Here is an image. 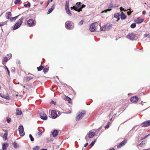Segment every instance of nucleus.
<instances>
[{
	"label": "nucleus",
	"mask_w": 150,
	"mask_h": 150,
	"mask_svg": "<svg viewBox=\"0 0 150 150\" xmlns=\"http://www.w3.org/2000/svg\"><path fill=\"white\" fill-rule=\"evenodd\" d=\"M77 7L74 6L71 7V9H74L76 11H78L79 12L81 11V9L85 7L86 6L84 5H81L80 2L77 3L76 4Z\"/></svg>",
	"instance_id": "nucleus-1"
},
{
	"label": "nucleus",
	"mask_w": 150,
	"mask_h": 150,
	"mask_svg": "<svg viewBox=\"0 0 150 150\" xmlns=\"http://www.w3.org/2000/svg\"><path fill=\"white\" fill-rule=\"evenodd\" d=\"M86 114V112L85 110L79 111L77 114L76 116V120H79L84 116Z\"/></svg>",
	"instance_id": "nucleus-2"
},
{
	"label": "nucleus",
	"mask_w": 150,
	"mask_h": 150,
	"mask_svg": "<svg viewBox=\"0 0 150 150\" xmlns=\"http://www.w3.org/2000/svg\"><path fill=\"white\" fill-rule=\"evenodd\" d=\"M98 26L97 22L92 23L90 25L89 29L91 31L93 32L95 31L96 29V27Z\"/></svg>",
	"instance_id": "nucleus-3"
},
{
	"label": "nucleus",
	"mask_w": 150,
	"mask_h": 150,
	"mask_svg": "<svg viewBox=\"0 0 150 150\" xmlns=\"http://www.w3.org/2000/svg\"><path fill=\"white\" fill-rule=\"evenodd\" d=\"M111 28V25L109 23H108L102 26L100 28L101 31H104L106 30H108Z\"/></svg>",
	"instance_id": "nucleus-4"
},
{
	"label": "nucleus",
	"mask_w": 150,
	"mask_h": 150,
	"mask_svg": "<svg viewBox=\"0 0 150 150\" xmlns=\"http://www.w3.org/2000/svg\"><path fill=\"white\" fill-rule=\"evenodd\" d=\"M23 20V18H21V19H19L18 21L17 22V23L14 25L13 28V30H15L18 28H19L22 22V20Z\"/></svg>",
	"instance_id": "nucleus-5"
},
{
	"label": "nucleus",
	"mask_w": 150,
	"mask_h": 150,
	"mask_svg": "<svg viewBox=\"0 0 150 150\" xmlns=\"http://www.w3.org/2000/svg\"><path fill=\"white\" fill-rule=\"evenodd\" d=\"M95 134L94 132H92L90 131L86 136L85 139L87 141L88 138L89 139L92 138Z\"/></svg>",
	"instance_id": "nucleus-6"
},
{
	"label": "nucleus",
	"mask_w": 150,
	"mask_h": 150,
	"mask_svg": "<svg viewBox=\"0 0 150 150\" xmlns=\"http://www.w3.org/2000/svg\"><path fill=\"white\" fill-rule=\"evenodd\" d=\"M18 130L21 136H23L24 135L25 133L23 132V127L22 125H21L19 127Z\"/></svg>",
	"instance_id": "nucleus-7"
},
{
	"label": "nucleus",
	"mask_w": 150,
	"mask_h": 150,
	"mask_svg": "<svg viewBox=\"0 0 150 150\" xmlns=\"http://www.w3.org/2000/svg\"><path fill=\"white\" fill-rule=\"evenodd\" d=\"M39 114L41 119L44 120H46L47 119V117L46 115L44 112H41L40 113H39Z\"/></svg>",
	"instance_id": "nucleus-8"
},
{
	"label": "nucleus",
	"mask_w": 150,
	"mask_h": 150,
	"mask_svg": "<svg viewBox=\"0 0 150 150\" xmlns=\"http://www.w3.org/2000/svg\"><path fill=\"white\" fill-rule=\"evenodd\" d=\"M72 22L71 21H67L65 23V26L67 29L70 28L72 25Z\"/></svg>",
	"instance_id": "nucleus-9"
},
{
	"label": "nucleus",
	"mask_w": 150,
	"mask_h": 150,
	"mask_svg": "<svg viewBox=\"0 0 150 150\" xmlns=\"http://www.w3.org/2000/svg\"><path fill=\"white\" fill-rule=\"evenodd\" d=\"M127 38L131 40H133L135 38V35L133 33H129L127 35Z\"/></svg>",
	"instance_id": "nucleus-10"
},
{
	"label": "nucleus",
	"mask_w": 150,
	"mask_h": 150,
	"mask_svg": "<svg viewBox=\"0 0 150 150\" xmlns=\"http://www.w3.org/2000/svg\"><path fill=\"white\" fill-rule=\"evenodd\" d=\"M131 101L133 103H136L138 100V98L136 96H134L131 98Z\"/></svg>",
	"instance_id": "nucleus-11"
},
{
	"label": "nucleus",
	"mask_w": 150,
	"mask_h": 150,
	"mask_svg": "<svg viewBox=\"0 0 150 150\" xmlns=\"http://www.w3.org/2000/svg\"><path fill=\"white\" fill-rule=\"evenodd\" d=\"M51 117L52 118H56L57 116L56 112L55 110H52L51 112Z\"/></svg>",
	"instance_id": "nucleus-12"
},
{
	"label": "nucleus",
	"mask_w": 150,
	"mask_h": 150,
	"mask_svg": "<svg viewBox=\"0 0 150 150\" xmlns=\"http://www.w3.org/2000/svg\"><path fill=\"white\" fill-rule=\"evenodd\" d=\"M127 141V140L126 139L124 140L117 146V148H119L124 146L126 143Z\"/></svg>",
	"instance_id": "nucleus-13"
},
{
	"label": "nucleus",
	"mask_w": 150,
	"mask_h": 150,
	"mask_svg": "<svg viewBox=\"0 0 150 150\" xmlns=\"http://www.w3.org/2000/svg\"><path fill=\"white\" fill-rule=\"evenodd\" d=\"M142 125L143 127H145L149 126L150 125V120H148V121H145L143 122Z\"/></svg>",
	"instance_id": "nucleus-14"
},
{
	"label": "nucleus",
	"mask_w": 150,
	"mask_h": 150,
	"mask_svg": "<svg viewBox=\"0 0 150 150\" xmlns=\"http://www.w3.org/2000/svg\"><path fill=\"white\" fill-rule=\"evenodd\" d=\"M144 20L143 19H141L139 18H137L135 19L134 21L137 23H142Z\"/></svg>",
	"instance_id": "nucleus-15"
},
{
	"label": "nucleus",
	"mask_w": 150,
	"mask_h": 150,
	"mask_svg": "<svg viewBox=\"0 0 150 150\" xmlns=\"http://www.w3.org/2000/svg\"><path fill=\"white\" fill-rule=\"evenodd\" d=\"M27 23L30 26H33L35 25V23L34 22V21L33 19H29L27 21Z\"/></svg>",
	"instance_id": "nucleus-16"
},
{
	"label": "nucleus",
	"mask_w": 150,
	"mask_h": 150,
	"mask_svg": "<svg viewBox=\"0 0 150 150\" xmlns=\"http://www.w3.org/2000/svg\"><path fill=\"white\" fill-rule=\"evenodd\" d=\"M0 96H1L2 98H5L6 99H9L8 95V94H7L6 95H4V94L0 93Z\"/></svg>",
	"instance_id": "nucleus-17"
},
{
	"label": "nucleus",
	"mask_w": 150,
	"mask_h": 150,
	"mask_svg": "<svg viewBox=\"0 0 150 150\" xmlns=\"http://www.w3.org/2000/svg\"><path fill=\"white\" fill-rule=\"evenodd\" d=\"M16 114L18 115H21L22 114V112L21 109L19 108H17L16 109Z\"/></svg>",
	"instance_id": "nucleus-18"
},
{
	"label": "nucleus",
	"mask_w": 150,
	"mask_h": 150,
	"mask_svg": "<svg viewBox=\"0 0 150 150\" xmlns=\"http://www.w3.org/2000/svg\"><path fill=\"white\" fill-rule=\"evenodd\" d=\"M3 150H6L8 146V144L7 143L3 144L2 145Z\"/></svg>",
	"instance_id": "nucleus-19"
},
{
	"label": "nucleus",
	"mask_w": 150,
	"mask_h": 150,
	"mask_svg": "<svg viewBox=\"0 0 150 150\" xmlns=\"http://www.w3.org/2000/svg\"><path fill=\"white\" fill-rule=\"evenodd\" d=\"M120 18L122 20L125 19L126 16L123 12H122L120 15Z\"/></svg>",
	"instance_id": "nucleus-20"
},
{
	"label": "nucleus",
	"mask_w": 150,
	"mask_h": 150,
	"mask_svg": "<svg viewBox=\"0 0 150 150\" xmlns=\"http://www.w3.org/2000/svg\"><path fill=\"white\" fill-rule=\"evenodd\" d=\"M66 12L67 14L69 16H71V12L69 10V8H65Z\"/></svg>",
	"instance_id": "nucleus-21"
},
{
	"label": "nucleus",
	"mask_w": 150,
	"mask_h": 150,
	"mask_svg": "<svg viewBox=\"0 0 150 150\" xmlns=\"http://www.w3.org/2000/svg\"><path fill=\"white\" fill-rule=\"evenodd\" d=\"M19 16L18 15L16 17H11L10 18V20L11 21H14L16 20V19Z\"/></svg>",
	"instance_id": "nucleus-22"
},
{
	"label": "nucleus",
	"mask_w": 150,
	"mask_h": 150,
	"mask_svg": "<svg viewBox=\"0 0 150 150\" xmlns=\"http://www.w3.org/2000/svg\"><path fill=\"white\" fill-rule=\"evenodd\" d=\"M6 14H8V16H6V18L7 19H10V18H11L10 17L11 16V13L10 12H7L6 13Z\"/></svg>",
	"instance_id": "nucleus-23"
},
{
	"label": "nucleus",
	"mask_w": 150,
	"mask_h": 150,
	"mask_svg": "<svg viewBox=\"0 0 150 150\" xmlns=\"http://www.w3.org/2000/svg\"><path fill=\"white\" fill-rule=\"evenodd\" d=\"M8 57H5L4 58L3 61H2V63L4 65L6 64L8 61Z\"/></svg>",
	"instance_id": "nucleus-24"
},
{
	"label": "nucleus",
	"mask_w": 150,
	"mask_h": 150,
	"mask_svg": "<svg viewBox=\"0 0 150 150\" xmlns=\"http://www.w3.org/2000/svg\"><path fill=\"white\" fill-rule=\"evenodd\" d=\"M52 135L54 137L57 136V131L54 130L52 133Z\"/></svg>",
	"instance_id": "nucleus-25"
},
{
	"label": "nucleus",
	"mask_w": 150,
	"mask_h": 150,
	"mask_svg": "<svg viewBox=\"0 0 150 150\" xmlns=\"http://www.w3.org/2000/svg\"><path fill=\"white\" fill-rule=\"evenodd\" d=\"M14 3L16 4H20L22 3V2L21 1V0H16Z\"/></svg>",
	"instance_id": "nucleus-26"
},
{
	"label": "nucleus",
	"mask_w": 150,
	"mask_h": 150,
	"mask_svg": "<svg viewBox=\"0 0 150 150\" xmlns=\"http://www.w3.org/2000/svg\"><path fill=\"white\" fill-rule=\"evenodd\" d=\"M69 0H66L65 8H69Z\"/></svg>",
	"instance_id": "nucleus-27"
},
{
	"label": "nucleus",
	"mask_w": 150,
	"mask_h": 150,
	"mask_svg": "<svg viewBox=\"0 0 150 150\" xmlns=\"http://www.w3.org/2000/svg\"><path fill=\"white\" fill-rule=\"evenodd\" d=\"M120 16V13H116L114 14V17L115 18H118Z\"/></svg>",
	"instance_id": "nucleus-28"
},
{
	"label": "nucleus",
	"mask_w": 150,
	"mask_h": 150,
	"mask_svg": "<svg viewBox=\"0 0 150 150\" xmlns=\"http://www.w3.org/2000/svg\"><path fill=\"white\" fill-rule=\"evenodd\" d=\"M112 10V9L111 8H109V9H108L107 10H105L104 11H102L101 12V13H107L108 11H110L111 10Z\"/></svg>",
	"instance_id": "nucleus-29"
},
{
	"label": "nucleus",
	"mask_w": 150,
	"mask_h": 150,
	"mask_svg": "<svg viewBox=\"0 0 150 150\" xmlns=\"http://www.w3.org/2000/svg\"><path fill=\"white\" fill-rule=\"evenodd\" d=\"M64 98L65 100H68L69 101V102H70L69 101L71 100V99L69 97L65 96Z\"/></svg>",
	"instance_id": "nucleus-30"
},
{
	"label": "nucleus",
	"mask_w": 150,
	"mask_h": 150,
	"mask_svg": "<svg viewBox=\"0 0 150 150\" xmlns=\"http://www.w3.org/2000/svg\"><path fill=\"white\" fill-rule=\"evenodd\" d=\"M52 11H53V10H52V8H49V9L48 11L47 12V14H49L50 13H51L52 12Z\"/></svg>",
	"instance_id": "nucleus-31"
},
{
	"label": "nucleus",
	"mask_w": 150,
	"mask_h": 150,
	"mask_svg": "<svg viewBox=\"0 0 150 150\" xmlns=\"http://www.w3.org/2000/svg\"><path fill=\"white\" fill-rule=\"evenodd\" d=\"M29 137L30 139V140L31 141H33L34 140V138L33 137L31 134H30L29 135Z\"/></svg>",
	"instance_id": "nucleus-32"
},
{
	"label": "nucleus",
	"mask_w": 150,
	"mask_h": 150,
	"mask_svg": "<svg viewBox=\"0 0 150 150\" xmlns=\"http://www.w3.org/2000/svg\"><path fill=\"white\" fill-rule=\"evenodd\" d=\"M136 26V24L135 23L132 24L130 25V27L132 28H134Z\"/></svg>",
	"instance_id": "nucleus-33"
},
{
	"label": "nucleus",
	"mask_w": 150,
	"mask_h": 150,
	"mask_svg": "<svg viewBox=\"0 0 150 150\" xmlns=\"http://www.w3.org/2000/svg\"><path fill=\"white\" fill-rule=\"evenodd\" d=\"M40 148L39 146H36L35 147L33 148V150H38Z\"/></svg>",
	"instance_id": "nucleus-34"
},
{
	"label": "nucleus",
	"mask_w": 150,
	"mask_h": 150,
	"mask_svg": "<svg viewBox=\"0 0 150 150\" xmlns=\"http://www.w3.org/2000/svg\"><path fill=\"white\" fill-rule=\"evenodd\" d=\"M43 68V67L42 66H40L39 67L37 68L38 70L39 71L42 70Z\"/></svg>",
	"instance_id": "nucleus-35"
},
{
	"label": "nucleus",
	"mask_w": 150,
	"mask_h": 150,
	"mask_svg": "<svg viewBox=\"0 0 150 150\" xmlns=\"http://www.w3.org/2000/svg\"><path fill=\"white\" fill-rule=\"evenodd\" d=\"M24 6L25 7H27V6L30 7V2H28L27 4H25L24 5Z\"/></svg>",
	"instance_id": "nucleus-36"
},
{
	"label": "nucleus",
	"mask_w": 150,
	"mask_h": 150,
	"mask_svg": "<svg viewBox=\"0 0 150 150\" xmlns=\"http://www.w3.org/2000/svg\"><path fill=\"white\" fill-rule=\"evenodd\" d=\"M48 69L47 68H45L43 70V72L45 73L48 71Z\"/></svg>",
	"instance_id": "nucleus-37"
},
{
	"label": "nucleus",
	"mask_w": 150,
	"mask_h": 150,
	"mask_svg": "<svg viewBox=\"0 0 150 150\" xmlns=\"http://www.w3.org/2000/svg\"><path fill=\"white\" fill-rule=\"evenodd\" d=\"M96 142V140H95L94 141L92 142L90 145H91V146H92L94 145Z\"/></svg>",
	"instance_id": "nucleus-38"
},
{
	"label": "nucleus",
	"mask_w": 150,
	"mask_h": 150,
	"mask_svg": "<svg viewBox=\"0 0 150 150\" xmlns=\"http://www.w3.org/2000/svg\"><path fill=\"white\" fill-rule=\"evenodd\" d=\"M12 54H8L7 57H8V59H10V58L12 57Z\"/></svg>",
	"instance_id": "nucleus-39"
},
{
	"label": "nucleus",
	"mask_w": 150,
	"mask_h": 150,
	"mask_svg": "<svg viewBox=\"0 0 150 150\" xmlns=\"http://www.w3.org/2000/svg\"><path fill=\"white\" fill-rule=\"evenodd\" d=\"M83 23V20H81L79 23V25H81Z\"/></svg>",
	"instance_id": "nucleus-40"
},
{
	"label": "nucleus",
	"mask_w": 150,
	"mask_h": 150,
	"mask_svg": "<svg viewBox=\"0 0 150 150\" xmlns=\"http://www.w3.org/2000/svg\"><path fill=\"white\" fill-rule=\"evenodd\" d=\"M7 136V134L6 132H5L3 136V137L6 139Z\"/></svg>",
	"instance_id": "nucleus-41"
},
{
	"label": "nucleus",
	"mask_w": 150,
	"mask_h": 150,
	"mask_svg": "<svg viewBox=\"0 0 150 150\" xmlns=\"http://www.w3.org/2000/svg\"><path fill=\"white\" fill-rule=\"evenodd\" d=\"M11 119L10 118H7V121L9 123L11 121Z\"/></svg>",
	"instance_id": "nucleus-42"
},
{
	"label": "nucleus",
	"mask_w": 150,
	"mask_h": 150,
	"mask_svg": "<svg viewBox=\"0 0 150 150\" xmlns=\"http://www.w3.org/2000/svg\"><path fill=\"white\" fill-rule=\"evenodd\" d=\"M13 145L14 148H16L17 147V144L16 142L13 143Z\"/></svg>",
	"instance_id": "nucleus-43"
},
{
	"label": "nucleus",
	"mask_w": 150,
	"mask_h": 150,
	"mask_svg": "<svg viewBox=\"0 0 150 150\" xmlns=\"http://www.w3.org/2000/svg\"><path fill=\"white\" fill-rule=\"evenodd\" d=\"M133 12V11H128L127 12V14L128 15H129L131 14V13Z\"/></svg>",
	"instance_id": "nucleus-44"
},
{
	"label": "nucleus",
	"mask_w": 150,
	"mask_h": 150,
	"mask_svg": "<svg viewBox=\"0 0 150 150\" xmlns=\"http://www.w3.org/2000/svg\"><path fill=\"white\" fill-rule=\"evenodd\" d=\"M5 68H6L7 71L9 75V70L8 68L7 67L5 66Z\"/></svg>",
	"instance_id": "nucleus-45"
},
{
	"label": "nucleus",
	"mask_w": 150,
	"mask_h": 150,
	"mask_svg": "<svg viewBox=\"0 0 150 150\" xmlns=\"http://www.w3.org/2000/svg\"><path fill=\"white\" fill-rule=\"evenodd\" d=\"M53 0H48L47 1V5L49 4L50 2H52Z\"/></svg>",
	"instance_id": "nucleus-46"
},
{
	"label": "nucleus",
	"mask_w": 150,
	"mask_h": 150,
	"mask_svg": "<svg viewBox=\"0 0 150 150\" xmlns=\"http://www.w3.org/2000/svg\"><path fill=\"white\" fill-rule=\"evenodd\" d=\"M55 8V5H53L51 8H52V10H53V9L54 8Z\"/></svg>",
	"instance_id": "nucleus-47"
},
{
	"label": "nucleus",
	"mask_w": 150,
	"mask_h": 150,
	"mask_svg": "<svg viewBox=\"0 0 150 150\" xmlns=\"http://www.w3.org/2000/svg\"><path fill=\"white\" fill-rule=\"evenodd\" d=\"M120 9L121 10V11L122 10H124V11H126V10H125L124 8L122 7H121L120 8Z\"/></svg>",
	"instance_id": "nucleus-48"
},
{
	"label": "nucleus",
	"mask_w": 150,
	"mask_h": 150,
	"mask_svg": "<svg viewBox=\"0 0 150 150\" xmlns=\"http://www.w3.org/2000/svg\"><path fill=\"white\" fill-rule=\"evenodd\" d=\"M20 61L18 60H17L16 61V63L18 64H19L20 63Z\"/></svg>",
	"instance_id": "nucleus-49"
},
{
	"label": "nucleus",
	"mask_w": 150,
	"mask_h": 150,
	"mask_svg": "<svg viewBox=\"0 0 150 150\" xmlns=\"http://www.w3.org/2000/svg\"><path fill=\"white\" fill-rule=\"evenodd\" d=\"M146 12L145 11H144L142 12V14L144 15L146 13Z\"/></svg>",
	"instance_id": "nucleus-50"
},
{
	"label": "nucleus",
	"mask_w": 150,
	"mask_h": 150,
	"mask_svg": "<svg viewBox=\"0 0 150 150\" xmlns=\"http://www.w3.org/2000/svg\"><path fill=\"white\" fill-rule=\"evenodd\" d=\"M88 143H86V144L84 145V146L86 147L87 146V145H88Z\"/></svg>",
	"instance_id": "nucleus-51"
},
{
	"label": "nucleus",
	"mask_w": 150,
	"mask_h": 150,
	"mask_svg": "<svg viewBox=\"0 0 150 150\" xmlns=\"http://www.w3.org/2000/svg\"><path fill=\"white\" fill-rule=\"evenodd\" d=\"M112 7V4H110V6H109V8Z\"/></svg>",
	"instance_id": "nucleus-52"
},
{
	"label": "nucleus",
	"mask_w": 150,
	"mask_h": 150,
	"mask_svg": "<svg viewBox=\"0 0 150 150\" xmlns=\"http://www.w3.org/2000/svg\"><path fill=\"white\" fill-rule=\"evenodd\" d=\"M51 103H54V105H55L56 104L55 103H54V101H51Z\"/></svg>",
	"instance_id": "nucleus-53"
},
{
	"label": "nucleus",
	"mask_w": 150,
	"mask_h": 150,
	"mask_svg": "<svg viewBox=\"0 0 150 150\" xmlns=\"http://www.w3.org/2000/svg\"><path fill=\"white\" fill-rule=\"evenodd\" d=\"M149 134H148L147 136H145V137H144V139H145V138H146L147 137H148V136H149Z\"/></svg>",
	"instance_id": "nucleus-54"
},
{
	"label": "nucleus",
	"mask_w": 150,
	"mask_h": 150,
	"mask_svg": "<svg viewBox=\"0 0 150 150\" xmlns=\"http://www.w3.org/2000/svg\"><path fill=\"white\" fill-rule=\"evenodd\" d=\"M143 144V142L141 143L140 144V146H142V144Z\"/></svg>",
	"instance_id": "nucleus-55"
},
{
	"label": "nucleus",
	"mask_w": 150,
	"mask_h": 150,
	"mask_svg": "<svg viewBox=\"0 0 150 150\" xmlns=\"http://www.w3.org/2000/svg\"><path fill=\"white\" fill-rule=\"evenodd\" d=\"M109 127V125H107V126H106L105 127L106 128H108Z\"/></svg>",
	"instance_id": "nucleus-56"
},
{
	"label": "nucleus",
	"mask_w": 150,
	"mask_h": 150,
	"mask_svg": "<svg viewBox=\"0 0 150 150\" xmlns=\"http://www.w3.org/2000/svg\"><path fill=\"white\" fill-rule=\"evenodd\" d=\"M40 150H47L46 149H41Z\"/></svg>",
	"instance_id": "nucleus-57"
},
{
	"label": "nucleus",
	"mask_w": 150,
	"mask_h": 150,
	"mask_svg": "<svg viewBox=\"0 0 150 150\" xmlns=\"http://www.w3.org/2000/svg\"><path fill=\"white\" fill-rule=\"evenodd\" d=\"M109 150H115V149L113 148L112 149H110Z\"/></svg>",
	"instance_id": "nucleus-58"
},
{
	"label": "nucleus",
	"mask_w": 150,
	"mask_h": 150,
	"mask_svg": "<svg viewBox=\"0 0 150 150\" xmlns=\"http://www.w3.org/2000/svg\"><path fill=\"white\" fill-rule=\"evenodd\" d=\"M1 25H3L4 24V23L1 24Z\"/></svg>",
	"instance_id": "nucleus-59"
},
{
	"label": "nucleus",
	"mask_w": 150,
	"mask_h": 150,
	"mask_svg": "<svg viewBox=\"0 0 150 150\" xmlns=\"http://www.w3.org/2000/svg\"><path fill=\"white\" fill-rule=\"evenodd\" d=\"M58 113L59 115H60V114L61 113H60V112H58Z\"/></svg>",
	"instance_id": "nucleus-60"
},
{
	"label": "nucleus",
	"mask_w": 150,
	"mask_h": 150,
	"mask_svg": "<svg viewBox=\"0 0 150 150\" xmlns=\"http://www.w3.org/2000/svg\"><path fill=\"white\" fill-rule=\"evenodd\" d=\"M1 26V24H0V26Z\"/></svg>",
	"instance_id": "nucleus-61"
},
{
	"label": "nucleus",
	"mask_w": 150,
	"mask_h": 150,
	"mask_svg": "<svg viewBox=\"0 0 150 150\" xmlns=\"http://www.w3.org/2000/svg\"><path fill=\"white\" fill-rule=\"evenodd\" d=\"M42 4V3H41V4Z\"/></svg>",
	"instance_id": "nucleus-62"
},
{
	"label": "nucleus",
	"mask_w": 150,
	"mask_h": 150,
	"mask_svg": "<svg viewBox=\"0 0 150 150\" xmlns=\"http://www.w3.org/2000/svg\"><path fill=\"white\" fill-rule=\"evenodd\" d=\"M128 10H130V9H128Z\"/></svg>",
	"instance_id": "nucleus-63"
},
{
	"label": "nucleus",
	"mask_w": 150,
	"mask_h": 150,
	"mask_svg": "<svg viewBox=\"0 0 150 150\" xmlns=\"http://www.w3.org/2000/svg\"><path fill=\"white\" fill-rule=\"evenodd\" d=\"M24 87V88H25V86H24V87Z\"/></svg>",
	"instance_id": "nucleus-64"
}]
</instances>
